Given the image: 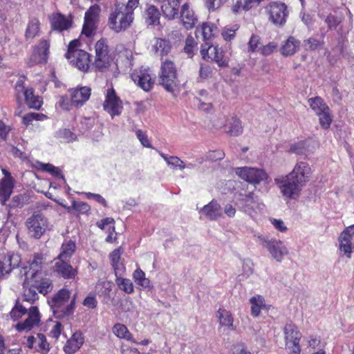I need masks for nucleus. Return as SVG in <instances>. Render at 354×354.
Instances as JSON below:
<instances>
[{
    "mask_svg": "<svg viewBox=\"0 0 354 354\" xmlns=\"http://www.w3.org/2000/svg\"><path fill=\"white\" fill-rule=\"evenodd\" d=\"M312 169L306 162L296 163L292 171L281 179H275L282 195L290 199L297 198L302 187L310 181Z\"/></svg>",
    "mask_w": 354,
    "mask_h": 354,
    "instance_id": "f257e3e1",
    "label": "nucleus"
},
{
    "mask_svg": "<svg viewBox=\"0 0 354 354\" xmlns=\"http://www.w3.org/2000/svg\"><path fill=\"white\" fill-rule=\"evenodd\" d=\"M71 292L64 287L56 292L48 300V303L57 319L68 317L75 309L76 295L70 301Z\"/></svg>",
    "mask_w": 354,
    "mask_h": 354,
    "instance_id": "f03ea898",
    "label": "nucleus"
},
{
    "mask_svg": "<svg viewBox=\"0 0 354 354\" xmlns=\"http://www.w3.org/2000/svg\"><path fill=\"white\" fill-rule=\"evenodd\" d=\"M95 57L92 63V70L104 73L109 70L114 59V54L106 38L102 37L94 46Z\"/></svg>",
    "mask_w": 354,
    "mask_h": 354,
    "instance_id": "7ed1b4c3",
    "label": "nucleus"
},
{
    "mask_svg": "<svg viewBox=\"0 0 354 354\" xmlns=\"http://www.w3.org/2000/svg\"><path fill=\"white\" fill-rule=\"evenodd\" d=\"M134 17L120 3H115L111 10L109 19L108 26L116 33L127 30L132 24Z\"/></svg>",
    "mask_w": 354,
    "mask_h": 354,
    "instance_id": "20e7f679",
    "label": "nucleus"
},
{
    "mask_svg": "<svg viewBox=\"0 0 354 354\" xmlns=\"http://www.w3.org/2000/svg\"><path fill=\"white\" fill-rule=\"evenodd\" d=\"M158 82L167 92L174 93L178 88V71L175 63L169 59L161 62Z\"/></svg>",
    "mask_w": 354,
    "mask_h": 354,
    "instance_id": "39448f33",
    "label": "nucleus"
},
{
    "mask_svg": "<svg viewBox=\"0 0 354 354\" xmlns=\"http://www.w3.org/2000/svg\"><path fill=\"white\" fill-rule=\"evenodd\" d=\"M308 104L318 117L322 129H328L333 122V116L330 107L323 98L319 96L310 97L308 99Z\"/></svg>",
    "mask_w": 354,
    "mask_h": 354,
    "instance_id": "423d86ee",
    "label": "nucleus"
},
{
    "mask_svg": "<svg viewBox=\"0 0 354 354\" xmlns=\"http://www.w3.org/2000/svg\"><path fill=\"white\" fill-rule=\"evenodd\" d=\"M201 55L204 60L214 62L221 68L228 66L230 59L226 55V52L218 45H209L207 42L202 44Z\"/></svg>",
    "mask_w": 354,
    "mask_h": 354,
    "instance_id": "0eeeda50",
    "label": "nucleus"
},
{
    "mask_svg": "<svg viewBox=\"0 0 354 354\" xmlns=\"http://www.w3.org/2000/svg\"><path fill=\"white\" fill-rule=\"evenodd\" d=\"M50 53V40L41 39L37 45L32 47V52L26 62L28 67L46 64Z\"/></svg>",
    "mask_w": 354,
    "mask_h": 354,
    "instance_id": "6e6552de",
    "label": "nucleus"
},
{
    "mask_svg": "<svg viewBox=\"0 0 354 354\" xmlns=\"http://www.w3.org/2000/svg\"><path fill=\"white\" fill-rule=\"evenodd\" d=\"M215 125L218 128H223L230 136H238L243 130L241 120L235 115L218 118Z\"/></svg>",
    "mask_w": 354,
    "mask_h": 354,
    "instance_id": "1a4fd4ad",
    "label": "nucleus"
},
{
    "mask_svg": "<svg viewBox=\"0 0 354 354\" xmlns=\"http://www.w3.org/2000/svg\"><path fill=\"white\" fill-rule=\"evenodd\" d=\"M26 225L31 236L38 239L45 233L48 220L42 214L34 213L27 219Z\"/></svg>",
    "mask_w": 354,
    "mask_h": 354,
    "instance_id": "9d476101",
    "label": "nucleus"
},
{
    "mask_svg": "<svg viewBox=\"0 0 354 354\" xmlns=\"http://www.w3.org/2000/svg\"><path fill=\"white\" fill-rule=\"evenodd\" d=\"M103 109L107 112L111 118L120 115L123 109L122 101L118 96L115 90L111 87L106 90L105 100L103 102Z\"/></svg>",
    "mask_w": 354,
    "mask_h": 354,
    "instance_id": "9b49d317",
    "label": "nucleus"
},
{
    "mask_svg": "<svg viewBox=\"0 0 354 354\" xmlns=\"http://www.w3.org/2000/svg\"><path fill=\"white\" fill-rule=\"evenodd\" d=\"M270 21L277 26H283L288 16L287 6L283 3L271 2L266 8Z\"/></svg>",
    "mask_w": 354,
    "mask_h": 354,
    "instance_id": "f8f14e48",
    "label": "nucleus"
},
{
    "mask_svg": "<svg viewBox=\"0 0 354 354\" xmlns=\"http://www.w3.org/2000/svg\"><path fill=\"white\" fill-rule=\"evenodd\" d=\"M178 17L181 25L187 30L193 29L198 21L197 15L189 2H185L180 6Z\"/></svg>",
    "mask_w": 354,
    "mask_h": 354,
    "instance_id": "ddd939ff",
    "label": "nucleus"
},
{
    "mask_svg": "<svg viewBox=\"0 0 354 354\" xmlns=\"http://www.w3.org/2000/svg\"><path fill=\"white\" fill-rule=\"evenodd\" d=\"M236 174L243 180L254 184H259L267 178V174L263 169L252 167H237Z\"/></svg>",
    "mask_w": 354,
    "mask_h": 354,
    "instance_id": "4468645a",
    "label": "nucleus"
},
{
    "mask_svg": "<svg viewBox=\"0 0 354 354\" xmlns=\"http://www.w3.org/2000/svg\"><path fill=\"white\" fill-rule=\"evenodd\" d=\"M1 172L3 177L0 180V203L5 205L13 192L15 180L7 169H2Z\"/></svg>",
    "mask_w": 354,
    "mask_h": 354,
    "instance_id": "2eb2a0df",
    "label": "nucleus"
},
{
    "mask_svg": "<svg viewBox=\"0 0 354 354\" xmlns=\"http://www.w3.org/2000/svg\"><path fill=\"white\" fill-rule=\"evenodd\" d=\"M91 57V55L84 50H80L66 57L73 66L83 72H88L92 68Z\"/></svg>",
    "mask_w": 354,
    "mask_h": 354,
    "instance_id": "dca6fc26",
    "label": "nucleus"
},
{
    "mask_svg": "<svg viewBox=\"0 0 354 354\" xmlns=\"http://www.w3.org/2000/svg\"><path fill=\"white\" fill-rule=\"evenodd\" d=\"M28 317L23 322H18L15 328L19 332L30 331L41 322V314L37 306H31L27 310Z\"/></svg>",
    "mask_w": 354,
    "mask_h": 354,
    "instance_id": "f3484780",
    "label": "nucleus"
},
{
    "mask_svg": "<svg viewBox=\"0 0 354 354\" xmlns=\"http://www.w3.org/2000/svg\"><path fill=\"white\" fill-rule=\"evenodd\" d=\"M51 31L63 32L73 26V17H66L61 12H53L48 16Z\"/></svg>",
    "mask_w": 354,
    "mask_h": 354,
    "instance_id": "a211bd4d",
    "label": "nucleus"
},
{
    "mask_svg": "<svg viewBox=\"0 0 354 354\" xmlns=\"http://www.w3.org/2000/svg\"><path fill=\"white\" fill-rule=\"evenodd\" d=\"M132 80L143 91H150L154 84V80L147 69H136L131 74Z\"/></svg>",
    "mask_w": 354,
    "mask_h": 354,
    "instance_id": "6ab92c4d",
    "label": "nucleus"
},
{
    "mask_svg": "<svg viewBox=\"0 0 354 354\" xmlns=\"http://www.w3.org/2000/svg\"><path fill=\"white\" fill-rule=\"evenodd\" d=\"M26 346L40 354H48L50 349L46 335L42 333H37L36 336H29L27 338Z\"/></svg>",
    "mask_w": 354,
    "mask_h": 354,
    "instance_id": "aec40b11",
    "label": "nucleus"
},
{
    "mask_svg": "<svg viewBox=\"0 0 354 354\" xmlns=\"http://www.w3.org/2000/svg\"><path fill=\"white\" fill-rule=\"evenodd\" d=\"M70 260L57 259L53 271L64 279H74L77 275V268H74L69 262Z\"/></svg>",
    "mask_w": 354,
    "mask_h": 354,
    "instance_id": "412c9836",
    "label": "nucleus"
},
{
    "mask_svg": "<svg viewBox=\"0 0 354 354\" xmlns=\"http://www.w3.org/2000/svg\"><path fill=\"white\" fill-rule=\"evenodd\" d=\"M30 283L32 285V287L44 296L50 293L53 288L52 280L43 276L41 273H33L31 276Z\"/></svg>",
    "mask_w": 354,
    "mask_h": 354,
    "instance_id": "4be33fe9",
    "label": "nucleus"
},
{
    "mask_svg": "<svg viewBox=\"0 0 354 354\" xmlns=\"http://www.w3.org/2000/svg\"><path fill=\"white\" fill-rule=\"evenodd\" d=\"M71 104L76 107L83 106L87 102L91 94V89L88 86H77L69 89Z\"/></svg>",
    "mask_w": 354,
    "mask_h": 354,
    "instance_id": "5701e85b",
    "label": "nucleus"
},
{
    "mask_svg": "<svg viewBox=\"0 0 354 354\" xmlns=\"http://www.w3.org/2000/svg\"><path fill=\"white\" fill-rule=\"evenodd\" d=\"M161 12L159 8L151 3H147L143 11L142 17L145 24L149 26L160 24Z\"/></svg>",
    "mask_w": 354,
    "mask_h": 354,
    "instance_id": "b1692460",
    "label": "nucleus"
},
{
    "mask_svg": "<svg viewBox=\"0 0 354 354\" xmlns=\"http://www.w3.org/2000/svg\"><path fill=\"white\" fill-rule=\"evenodd\" d=\"M266 247L272 257L278 262H281L285 255L288 254V250L283 245L282 241L278 240L266 241Z\"/></svg>",
    "mask_w": 354,
    "mask_h": 354,
    "instance_id": "393cba45",
    "label": "nucleus"
},
{
    "mask_svg": "<svg viewBox=\"0 0 354 354\" xmlns=\"http://www.w3.org/2000/svg\"><path fill=\"white\" fill-rule=\"evenodd\" d=\"M162 1L160 8L163 17L168 21L177 18L180 9V3L175 0H165Z\"/></svg>",
    "mask_w": 354,
    "mask_h": 354,
    "instance_id": "a878e982",
    "label": "nucleus"
},
{
    "mask_svg": "<svg viewBox=\"0 0 354 354\" xmlns=\"http://www.w3.org/2000/svg\"><path fill=\"white\" fill-rule=\"evenodd\" d=\"M68 214L75 215L77 218H80V215H88L91 207L86 202L77 201L73 200L71 206H68L63 203H59Z\"/></svg>",
    "mask_w": 354,
    "mask_h": 354,
    "instance_id": "bb28decb",
    "label": "nucleus"
},
{
    "mask_svg": "<svg viewBox=\"0 0 354 354\" xmlns=\"http://www.w3.org/2000/svg\"><path fill=\"white\" fill-rule=\"evenodd\" d=\"M84 342V337L82 332L76 331L64 346L63 350L66 354H73L77 352Z\"/></svg>",
    "mask_w": 354,
    "mask_h": 354,
    "instance_id": "cd10ccee",
    "label": "nucleus"
},
{
    "mask_svg": "<svg viewBox=\"0 0 354 354\" xmlns=\"http://www.w3.org/2000/svg\"><path fill=\"white\" fill-rule=\"evenodd\" d=\"M285 345L299 344L301 333L298 330L297 326L292 323L287 324L283 328Z\"/></svg>",
    "mask_w": 354,
    "mask_h": 354,
    "instance_id": "c85d7f7f",
    "label": "nucleus"
},
{
    "mask_svg": "<svg viewBox=\"0 0 354 354\" xmlns=\"http://www.w3.org/2000/svg\"><path fill=\"white\" fill-rule=\"evenodd\" d=\"M19 257L14 254L5 255L0 259V278L6 274L10 273L12 270L18 266Z\"/></svg>",
    "mask_w": 354,
    "mask_h": 354,
    "instance_id": "c756f323",
    "label": "nucleus"
},
{
    "mask_svg": "<svg viewBox=\"0 0 354 354\" xmlns=\"http://www.w3.org/2000/svg\"><path fill=\"white\" fill-rule=\"evenodd\" d=\"M201 211L209 220L215 221L222 216L220 204L215 199L212 200L207 205L203 206Z\"/></svg>",
    "mask_w": 354,
    "mask_h": 354,
    "instance_id": "7c9ffc66",
    "label": "nucleus"
},
{
    "mask_svg": "<svg viewBox=\"0 0 354 354\" xmlns=\"http://www.w3.org/2000/svg\"><path fill=\"white\" fill-rule=\"evenodd\" d=\"M300 41L293 36H290L283 41L280 53L285 57L293 55L299 48Z\"/></svg>",
    "mask_w": 354,
    "mask_h": 354,
    "instance_id": "2f4dec72",
    "label": "nucleus"
},
{
    "mask_svg": "<svg viewBox=\"0 0 354 354\" xmlns=\"http://www.w3.org/2000/svg\"><path fill=\"white\" fill-rule=\"evenodd\" d=\"M241 201L243 202V209L244 212L252 216L260 208V204L258 203L253 192L245 195L244 198H241Z\"/></svg>",
    "mask_w": 354,
    "mask_h": 354,
    "instance_id": "473e14b6",
    "label": "nucleus"
},
{
    "mask_svg": "<svg viewBox=\"0 0 354 354\" xmlns=\"http://www.w3.org/2000/svg\"><path fill=\"white\" fill-rule=\"evenodd\" d=\"M196 32H201L204 41L211 40L218 33V27L211 22H203L196 29Z\"/></svg>",
    "mask_w": 354,
    "mask_h": 354,
    "instance_id": "72a5a7b5",
    "label": "nucleus"
},
{
    "mask_svg": "<svg viewBox=\"0 0 354 354\" xmlns=\"http://www.w3.org/2000/svg\"><path fill=\"white\" fill-rule=\"evenodd\" d=\"M23 95L24 101L29 108L39 110L41 107L43 101L39 96L35 95L33 88L28 87Z\"/></svg>",
    "mask_w": 354,
    "mask_h": 354,
    "instance_id": "f704fd0d",
    "label": "nucleus"
},
{
    "mask_svg": "<svg viewBox=\"0 0 354 354\" xmlns=\"http://www.w3.org/2000/svg\"><path fill=\"white\" fill-rule=\"evenodd\" d=\"M23 95L24 101L29 108L39 110L41 107L43 101L39 96L35 95L33 88L28 87Z\"/></svg>",
    "mask_w": 354,
    "mask_h": 354,
    "instance_id": "c9c22d12",
    "label": "nucleus"
},
{
    "mask_svg": "<svg viewBox=\"0 0 354 354\" xmlns=\"http://www.w3.org/2000/svg\"><path fill=\"white\" fill-rule=\"evenodd\" d=\"M23 95L24 101L29 108L39 110L41 107L43 101L39 96L35 95L33 88L28 87Z\"/></svg>",
    "mask_w": 354,
    "mask_h": 354,
    "instance_id": "e433bc0d",
    "label": "nucleus"
},
{
    "mask_svg": "<svg viewBox=\"0 0 354 354\" xmlns=\"http://www.w3.org/2000/svg\"><path fill=\"white\" fill-rule=\"evenodd\" d=\"M251 304V315L254 317H257L260 315L261 310L266 308V301L263 296L256 295L250 299Z\"/></svg>",
    "mask_w": 354,
    "mask_h": 354,
    "instance_id": "4c0bfd02",
    "label": "nucleus"
},
{
    "mask_svg": "<svg viewBox=\"0 0 354 354\" xmlns=\"http://www.w3.org/2000/svg\"><path fill=\"white\" fill-rule=\"evenodd\" d=\"M216 317L220 326L227 327L231 330L234 329L233 327L234 318L230 311L220 308L217 310Z\"/></svg>",
    "mask_w": 354,
    "mask_h": 354,
    "instance_id": "58836bf2",
    "label": "nucleus"
},
{
    "mask_svg": "<svg viewBox=\"0 0 354 354\" xmlns=\"http://www.w3.org/2000/svg\"><path fill=\"white\" fill-rule=\"evenodd\" d=\"M112 330L113 333L117 337L138 344V342H136L133 339V335L124 324L117 323L113 325Z\"/></svg>",
    "mask_w": 354,
    "mask_h": 354,
    "instance_id": "ea45409f",
    "label": "nucleus"
},
{
    "mask_svg": "<svg viewBox=\"0 0 354 354\" xmlns=\"http://www.w3.org/2000/svg\"><path fill=\"white\" fill-rule=\"evenodd\" d=\"M46 262V256L41 252L34 253L32 259L28 261L30 269L34 271V273L38 272L42 269Z\"/></svg>",
    "mask_w": 354,
    "mask_h": 354,
    "instance_id": "a19ab883",
    "label": "nucleus"
},
{
    "mask_svg": "<svg viewBox=\"0 0 354 354\" xmlns=\"http://www.w3.org/2000/svg\"><path fill=\"white\" fill-rule=\"evenodd\" d=\"M76 250V244L72 240L62 243L61 251L57 259L70 260Z\"/></svg>",
    "mask_w": 354,
    "mask_h": 354,
    "instance_id": "79ce46f5",
    "label": "nucleus"
},
{
    "mask_svg": "<svg viewBox=\"0 0 354 354\" xmlns=\"http://www.w3.org/2000/svg\"><path fill=\"white\" fill-rule=\"evenodd\" d=\"M153 47L156 52L161 57L167 56L171 50L170 41L163 38H157Z\"/></svg>",
    "mask_w": 354,
    "mask_h": 354,
    "instance_id": "37998d69",
    "label": "nucleus"
},
{
    "mask_svg": "<svg viewBox=\"0 0 354 354\" xmlns=\"http://www.w3.org/2000/svg\"><path fill=\"white\" fill-rule=\"evenodd\" d=\"M40 32V22L37 19L30 21L26 30L25 37L26 39H32L39 35Z\"/></svg>",
    "mask_w": 354,
    "mask_h": 354,
    "instance_id": "c03bdc74",
    "label": "nucleus"
},
{
    "mask_svg": "<svg viewBox=\"0 0 354 354\" xmlns=\"http://www.w3.org/2000/svg\"><path fill=\"white\" fill-rule=\"evenodd\" d=\"M254 0H236L232 5V11L234 14H237L241 10L248 11L252 6Z\"/></svg>",
    "mask_w": 354,
    "mask_h": 354,
    "instance_id": "a18cd8bd",
    "label": "nucleus"
},
{
    "mask_svg": "<svg viewBox=\"0 0 354 354\" xmlns=\"http://www.w3.org/2000/svg\"><path fill=\"white\" fill-rule=\"evenodd\" d=\"M160 155L167 164L174 169H179L183 170L186 167L185 163L177 156H169L163 153H161Z\"/></svg>",
    "mask_w": 354,
    "mask_h": 354,
    "instance_id": "49530a36",
    "label": "nucleus"
},
{
    "mask_svg": "<svg viewBox=\"0 0 354 354\" xmlns=\"http://www.w3.org/2000/svg\"><path fill=\"white\" fill-rule=\"evenodd\" d=\"M38 299L39 296L37 290L32 287L31 283L28 287L24 286V291L22 294V300L24 301H27L32 304Z\"/></svg>",
    "mask_w": 354,
    "mask_h": 354,
    "instance_id": "de8ad7c7",
    "label": "nucleus"
},
{
    "mask_svg": "<svg viewBox=\"0 0 354 354\" xmlns=\"http://www.w3.org/2000/svg\"><path fill=\"white\" fill-rule=\"evenodd\" d=\"M98 23L97 21L84 19L82 34L88 38L94 36L97 29Z\"/></svg>",
    "mask_w": 354,
    "mask_h": 354,
    "instance_id": "09e8293b",
    "label": "nucleus"
},
{
    "mask_svg": "<svg viewBox=\"0 0 354 354\" xmlns=\"http://www.w3.org/2000/svg\"><path fill=\"white\" fill-rule=\"evenodd\" d=\"M115 283L118 288L127 294H131L134 291L133 284L129 279L117 277L115 278Z\"/></svg>",
    "mask_w": 354,
    "mask_h": 354,
    "instance_id": "8fccbe9b",
    "label": "nucleus"
},
{
    "mask_svg": "<svg viewBox=\"0 0 354 354\" xmlns=\"http://www.w3.org/2000/svg\"><path fill=\"white\" fill-rule=\"evenodd\" d=\"M100 11L99 5H93L86 11L84 19L99 22Z\"/></svg>",
    "mask_w": 354,
    "mask_h": 354,
    "instance_id": "3c124183",
    "label": "nucleus"
},
{
    "mask_svg": "<svg viewBox=\"0 0 354 354\" xmlns=\"http://www.w3.org/2000/svg\"><path fill=\"white\" fill-rule=\"evenodd\" d=\"M308 149L307 140H303L292 144L288 150L289 153H295L297 155H303Z\"/></svg>",
    "mask_w": 354,
    "mask_h": 354,
    "instance_id": "603ef678",
    "label": "nucleus"
},
{
    "mask_svg": "<svg viewBox=\"0 0 354 354\" xmlns=\"http://www.w3.org/2000/svg\"><path fill=\"white\" fill-rule=\"evenodd\" d=\"M197 46L194 38L192 35H188L185 40L184 46V52L187 54L189 57H192L194 55V50Z\"/></svg>",
    "mask_w": 354,
    "mask_h": 354,
    "instance_id": "864d4df0",
    "label": "nucleus"
},
{
    "mask_svg": "<svg viewBox=\"0 0 354 354\" xmlns=\"http://www.w3.org/2000/svg\"><path fill=\"white\" fill-rule=\"evenodd\" d=\"M45 118H46V116L43 113H29L22 118V122L25 126L28 127L32 124L33 120H44Z\"/></svg>",
    "mask_w": 354,
    "mask_h": 354,
    "instance_id": "5fc2aeb1",
    "label": "nucleus"
},
{
    "mask_svg": "<svg viewBox=\"0 0 354 354\" xmlns=\"http://www.w3.org/2000/svg\"><path fill=\"white\" fill-rule=\"evenodd\" d=\"M344 17L329 14L325 19V23L329 29H337V26L342 22Z\"/></svg>",
    "mask_w": 354,
    "mask_h": 354,
    "instance_id": "6e6d98bb",
    "label": "nucleus"
},
{
    "mask_svg": "<svg viewBox=\"0 0 354 354\" xmlns=\"http://www.w3.org/2000/svg\"><path fill=\"white\" fill-rule=\"evenodd\" d=\"M27 309L18 302L12 308L10 313L12 319L16 321L27 313Z\"/></svg>",
    "mask_w": 354,
    "mask_h": 354,
    "instance_id": "4d7b16f0",
    "label": "nucleus"
},
{
    "mask_svg": "<svg viewBox=\"0 0 354 354\" xmlns=\"http://www.w3.org/2000/svg\"><path fill=\"white\" fill-rule=\"evenodd\" d=\"M27 80V77L24 75H22L19 77L18 80L17 81L15 86V95L17 100H19L21 98V94L24 93L25 91L26 90V87L25 86V82Z\"/></svg>",
    "mask_w": 354,
    "mask_h": 354,
    "instance_id": "13d9d810",
    "label": "nucleus"
},
{
    "mask_svg": "<svg viewBox=\"0 0 354 354\" xmlns=\"http://www.w3.org/2000/svg\"><path fill=\"white\" fill-rule=\"evenodd\" d=\"M57 137L67 142L76 140L77 136L68 129H62L57 133Z\"/></svg>",
    "mask_w": 354,
    "mask_h": 354,
    "instance_id": "bf43d9fd",
    "label": "nucleus"
},
{
    "mask_svg": "<svg viewBox=\"0 0 354 354\" xmlns=\"http://www.w3.org/2000/svg\"><path fill=\"white\" fill-rule=\"evenodd\" d=\"M133 278L136 283L141 286L147 287L149 284V281L145 277V273L140 269L134 271Z\"/></svg>",
    "mask_w": 354,
    "mask_h": 354,
    "instance_id": "052dcab7",
    "label": "nucleus"
},
{
    "mask_svg": "<svg viewBox=\"0 0 354 354\" xmlns=\"http://www.w3.org/2000/svg\"><path fill=\"white\" fill-rule=\"evenodd\" d=\"M228 0H203L204 6L209 12H212L223 6Z\"/></svg>",
    "mask_w": 354,
    "mask_h": 354,
    "instance_id": "680f3d73",
    "label": "nucleus"
},
{
    "mask_svg": "<svg viewBox=\"0 0 354 354\" xmlns=\"http://www.w3.org/2000/svg\"><path fill=\"white\" fill-rule=\"evenodd\" d=\"M261 44V39L260 36L252 34L248 43V51L250 53H254L259 50L260 44Z\"/></svg>",
    "mask_w": 354,
    "mask_h": 354,
    "instance_id": "e2e57ef3",
    "label": "nucleus"
},
{
    "mask_svg": "<svg viewBox=\"0 0 354 354\" xmlns=\"http://www.w3.org/2000/svg\"><path fill=\"white\" fill-rule=\"evenodd\" d=\"M354 236V225H351L344 228V230L340 233L338 238L339 242L342 241H351Z\"/></svg>",
    "mask_w": 354,
    "mask_h": 354,
    "instance_id": "0e129e2a",
    "label": "nucleus"
},
{
    "mask_svg": "<svg viewBox=\"0 0 354 354\" xmlns=\"http://www.w3.org/2000/svg\"><path fill=\"white\" fill-rule=\"evenodd\" d=\"M324 44L323 40H319L315 37H310L304 41L306 50L314 51L319 48Z\"/></svg>",
    "mask_w": 354,
    "mask_h": 354,
    "instance_id": "69168bd1",
    "label": "nucleus"
},
{
    "mask_svg": "<svg viewBox=\"0 0 354 354\" xmlns=\"http://www.w3.org/2000/svg\"><path fill=\"white\" fill-rule=\"evenodd\" d=\"M41 169L57 178H63L61 169L50 163L41 164Z\"/></svg>",
    "mask_w": 354,
    "mask_h": 354,
    "instance_id": "338daca9",
    "label": "nucleus"
},
{
    "mask_svg": "<svg viewBox=\"0 0 354 354\" xmlns=\"http://www.w3.org/2000/svg\"><path fill=\"white\" fill-rule=\"evenodd\" d=\"M339 250L344 252L347 258L350 259L351 257V254L354 251V244H353L351 241L339 242Z\"/></svg>",
    "mask_w": 354,
    "mask_h": 354,
    "instance_id": "774afa93",
    "label": "nucleus"
}]
</instances>
